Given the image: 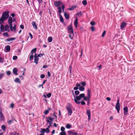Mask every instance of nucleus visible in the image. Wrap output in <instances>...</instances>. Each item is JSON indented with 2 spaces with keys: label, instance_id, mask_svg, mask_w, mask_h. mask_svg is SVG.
Returning <instances> with one entry per match:
<instances>
[{
  "label": "nucleus",
  "instance_id": "17",
  "mask_svg": "<svg viewBox=\"0 0 135 135\" xmlns=\"http://www.w3.org/2000/svg\"><path fill=\"white\" fill-rule=\"evenodd\" d=\"M126 23L124 22L122 23L120 26L121 29H123L124 27H126Z\"/></svg>",
  "mask_w": 135,
  "mask_h": 135
},
{
  "label": "nucleus",
  "instance_id": "43",
  "mask_svg": "<svg viewBox=\"0 0 135 135\" xmlns=\"http://www.w3.org/2000/svg\"><path fill=\"white\" fill-rule=\"evenodd\" d=\"M105 33H106V31H104L103 32V33L102 35V37H103L105 36Z\"/></svg>",
  "mask_w": 135,
  "mask_h": 135
},
{
  "label": "nucleus",
  "instance_id": "6",
  "mask_svg": "<svg viewBox=\"0 0 135 135\" xmlns=\"http://www.w3.org/2000/svg\"><path fill=\"white\" fill-rule=\"evenodd\" d=\"M62 4V2L60 1H55L54 2V4L56 7H58L59 5Z\"/></svg>",
  "mask_w": 135,
  "mask_h": 135
},
{
  "label": "nucleus",
  "instance_id": "15",
  "mask_svg": "<svg viewBox=\"0 0 135 135\" xmlns=\"http://www.w3.org/2000/svg\"><path fill=\"white\" fill-rule=\"evenodd\" d=\"M18 71L17 69L15 68H14L13 70V74L15 75H17V71Z\"/></svg>",
  "mask_w": 135,
  "mask_h": 135
},
{
  "label": "nucleus",
  "instance_id": "7",
  "mask_svg": "<svg viewBox=\"0 0 135 135\" xmlns=\"http://www.w3.org/2000/svg\"><path fill=\"white\" fill-rule=\"evenodd\" d=\"M86 113L88 115V120H89L91 118V113L90 110L88 109L86 110Z\"/></svg>",
  "mask_w": 135,
  "mask_h": 135
},
{
  "label": "nucleus",
  "instance_id": "35",
  "mask_svg": "<svg viewBox=\"0 0 135 135\" xmlns=\"http://www.w3.org/2000/svg\"><path fill=\"white\" fill-rule=\"evenodd\" d=\"M60 135H66L65 132H62L60 133Z\"/></svg>",
  "mask_w": 135,
  "mask_h": 135
},
{
  "label": "nucleus",
  "instance_id": "45",
  "mask_svg": "<svg viewBox=\"0 0 135 135\" xmlns=\"http://www.w3.org/2000/svg\"><path fill=\"white\" fill-rule=\"evenodd\" d=\"M69 72L70 73H71L72 71V66H70L69 67Z\"/></svg>",
  "mask_w": 135,
  "mask_h": 135
},
{
  "label": "nucleus",
  "instance_id": "33",
  "mask_svg": "<svg viewBox=\"0 0 135 135\" xmlns=\"http://www.w3.org/2000/svg\"><path fill=\"white\" fill-rule=\"evenodd\" d=\"M76 8V7L75 6H73L70 8L69 9V10H74V9Z\"/></svg>",
  "mask_w": 135,
  "mask_h": 135
},
{
  "label": "nucleus",
  "instance_id": "21",
  "mask_svg": "<svg viewBox=\"0 0 135 135\" xmlns=\"http://www.w3.org/2000/svg\"><path fill=\"white\" fill-rule=\"evenodd\" d=\"M14 81L16 83H18L19 84L21 83V81L18 78H16Z\"/></svg>",
  "mask_w": 135,
  "mask_h": 135
},
{
  "label": "nucleus",
  "instance_id": "64",
  "mask_svg": "<svg viewBox=\"0 0 135 135\" xmlns=\"http://www.w3.org/2000/svg\"><path fill=\"white\" fill-rule=\"evenodd\" d=\"M78 89V88L77 86L75 87L74 88V89L75 90H76Z\"/></svg>",
  "mask_w": 135,
  "mask_h": 135
},
{
  "label": "nucleus",
  "instance_id": "13",
  "mask_svg": "<svg viewBox=\"0 0 135 135\" xmlns=\"http://www.w3.org/2000/svg\"><path fill=\"white\" fill-rule=\"evenodd\" d=\"M15 37H10L9 38L6 39L5 40V41L7 42H9L15 40Z\"/></svg>",
  "mask_w": 135,
  "mask_h": 135
},
{
  "label": "nucleus",
  "instance_id": "14",
  "mask_svg": "<svg viewBox=\"0 0 135 135\" xmlns=\"http://www.w3.org/2000/svg\"><path fill=\"white\" fill-rule=\"evenodd\" d=\"M13 21L12 18V17L10 16L9 17V19L8 20V24H11L12 23Z\"/></svg>",
  "mask_w": 135,
  "mask_h": 135
},
{
  "label": "nucleus",
  "instance_id": "1",
  "mask_svg": "<svg viewBox=\"0 0 135 135\" xmlns=\"http://www.w3.org/2000/svg\"><path fill=\"white\" fill-rule=\"evenodd\" d=\"M87 96L86 97L85 96V95L84 93H82L80 94L79 96H76L75 98V96L73 92V95L74 98V101L77 104H79L80 103V102H78V101L80 100L82 98H84V100L86 101L87 100V101L88 102L90 98V94H91V90L89 89H88L87 90Z\"/></svg>",
  "mask_w": 135,
  "mask_h": 135
},
{
  "label": "nucleus",
  "instance_id": "16",
  "mask_svg": "<svg viewBox=\"0 0 135 135\" xmlns=\"http://www.w3.org/2000/svg\"><path fill=\"white\" fill-rule=\"evenodd\" d=\"M64 15L65 18L67 20L69 19V15L66 13V12H65L64 13Z\"/></svg>",
  "mask_w": 135,
  "mask_h": 135
},
{
  "label": "nucleus",
  "instance_id": "19",
  "mask_svg": "<svg viewBox=\"0 0 135 135\" xmlns=\"http://www.w3.org/2000/svg\"><path fill=\"white\" fill-rule=\"evenodd\" d=\"M59 16L60 21L62 23H63L64 22V20L61 14L59 15Z\"/></svg>",
  "mask_w": 135,
  "mask_h": 135
},
{
  "label": "nucleus",
  "instance_id": "53",
  "mask_svg": "<svg viewBox=\"0 0 135 135\" xmlns=\"http://www.w3.org/2000/svg\"><path fill=\"white\" fill-rule=\"evenodd\" d=\"M44 54H38L37 55V57H42Z\"/></svg>",
  "mask_w": 135,
  "mask_h": 135
},
{
  "label": "nucleus",
  "instance_id": "23",
  "mask_svg": "<svg viewBox=\"0 0 135 135\" xmlns=\"http://www.w3.org/2000/svg\"><path fill=\"white\" fill-rule=\"evenodd\" d=\"M9 26L8 25H6L4 27V30L5 31H7L9 28Z\"/></svg>",
  "mask_w": 135,
  "mask_h": 135
},
{
  "label": "nucleus",
  "instance_id": "31",
  "mask_svg": "<svg viewBox=\"0 0 135 135\" xmlns=\"http://www.w3.org/2000/svg\"><path fill=\"white\" fill-rule=\"evenodd\" d=\"M80 92L78 90H76L75 91V95H77L79 94Z\"/></svg>",
  "mask_w": 135,
  "mask_h": 135
},
{
  "label": "nucleus",
  "instance_id": "46",
  "mask_svg": "<svg viewBox=\"0 0 135 135\" xmlns=\"http://www.w3.org/2000/svg\"><path fill=\"white\" fill-rule=\"evenodd\" d=\"M51 95V93H49L46 95L47 96L48 98H50Z\"/></svg>",
  "mask_w": 135,
  "mask_h": 135
},
{
  "label": "nucleus",
  "instance_id": "2",
  "mask_svg": "<svg viewBox=\"0 0 135 135\" xmlns=\"http://www.w3.org/2000/svg\"><path fill=\"white\" fill-rule=\"evenodd\" d=\"M9 11H6L3 13L2 16L0 19V24H2L4 23V21L6 20L9 17Z\"/></svg>",
  "mask_w": 135,
  "mask_h": 135
},
{
  "label": "nucleus",
  "instance_id": "49",
  "mask_svg": "<svg viewBox=\"0 0 135 135\" xmlns=\"http://www.w3.org/2000/svg\"><path fill=\"white\" fill-rule=\"evenodd\" d=\"M1 127L2 129L3 130H5L6 128V126H5L3 125H2V126Z\"/></svg>",
  "mask_w": 135,
  "mask_h": 135
},
{
  "label": "nucleus",
  "instance_id": "4",
  "mask_svg": "<svg viewBox=\"0 0 135 135\" xmlns=\"http://www.w3.org/2000/svg\"><path fill=\"white\" fill-rule=\"evenodd\" d=\"M68 30L70 33L73 34V29L72 24H70L68 26Z\"/></svg>",
  "mask_w": 135,
  "mask_h": 135
},
{
  "label": "nucleus",
  "instance_id": "30",
  "mask_svg": "<svg viewBox=\"0 0 135 135\" xmlns=\"http://www.w3.org/2000/svg\"><path fill=\"white\" fill-rule=\"evenodd\" d=\"M82 3L84 5H86L87 4V2L86 0H84L82 1Z\"/></svg>",
  "mask_w": 135,
  "mask_h": 135
},
{
  "label": "nucleus",
  "instance_id": "8",
  "mask_svg": "<svg viewBox=\"0 0 135 135\" xmlns=\"http://www.w3.org/2000/svg\"><path fill=\"white\" fill-rule=\"evenodd\" d=\"M34 56L35 57L34 62H35L36 64H38V61L39 60V58H38L37 57V55L36 54H35Z\"/></svg>",
  "mask_w": 135,
  "mask_h": 135
},
{
  "label": "nucleus",
  "instance_id": "63",
  "mask_svg": "<svg viewBox=\"0 0 135 135\" xmlns=\"http://www.w3.org/2000/svg\"><path fill=\"white\" fill-rule=\"evenodd\" d=\"M106 99L108 101H109L111 100V99L109 97H107L106 98Z\"/></svg>",
  "mask_w": 135,
  "mask_h": 135
},
{
  "label": "nucleus",
  "instance_id": "61",
  "mask_svg": "<svg viewBox=\"0 0 135 135\" xmlns=\"http://www.w3.org/2000/svg\"><path fill=\"white\" fill-rule=\"evenodd\" d=\"M20 27L22 29H23L24 28V27L23 26V25H20Z\"/></svg>",
  "mask_w": 135,
  "mask_h": 135
},
{
  "label": "nucleus",
  "instance_id": "55",
  "mask_svg": "<svg viewBox=\"0 0 135 135\" xmlns=\"http://www.w3.org/2000/svg\"><path fill=\"white\" fill-rule=\"evenodd\" d=\"M45 75L44 74H42L40 76V78H41L43 79L45 78Z\"/></svg>",
  "mask_w": 135,
  "mask_h": 135
},
{
  "label": "nucleus",
  "instance_id": "56",
  "mask_svg": "<svg viewBox=\"0 0 135 135\" xmlns=\"http://www.w3.org/2000/svg\"><path fill=\"white\" fill-rule=\"evenodd\" d=\"M47 74L49 77H50L51 76V74L49 71L47 72Z\"/></svg>",
  "mask_w": 135,
  "mask_h": 135
},
{
  "label": "nucleus",
  "instance_id": "48",
  "mask_svg": "<svg viewBox=\"0 0 135 135\" xmlns=\"http://www.w3.org/2000/svg\"><path fill=\"white\" fill-rule=\"evenodd\" d=\"M36 49H37L36 48H34L31 51V52H35L36 51Z\"/></svg>",
  "mask_w": 135,
  "mask_h": 135
},
{
  "label": "nucleus",
  "instance_id": "59",
  "mask_svg": "<svg viewBox=\"0 0 135 135\" xmlns=\"http://www.w3.org/2000/svg\"><path fill=\"white\" fill-rule=\"evenodd\" d=\"M6 73L7 75H9L11 74V72L10 71H8Z\"/></svg>",
  "mask_w": 135,
  "mask_h": 135
},
{
  "label": "nucleus",
  "instance_id": "60",
  "mask_svg": "<svg viewBox=\"0 0 135 135\" xmlns=\"http://www.w3.org/2000/svg\"><path fill=\"white\" fill-rule=\"evenodd\" d=\"M72 135H78V133L77 132H73Z\"/></svg>",
  "mask_w": 135,
  "mask_h": 135
},
{
  "label": "nucleus",
  "instance_id": "27",
  "mask_svg": "<svg viewBox=\"0 0 135 135\" xmlns=\"http://www.w3.org/2000/svg\"><path fill=\"white\" fill-rule=\"evenodd\" d=\"M48 40L49 42H51L52 40V37H48Z\"/></svg>",
  "mask_w": 135,
  "mask_h": 135
},
{
  "label": "nucleus",
  "instance_id": "11",
  "mask_svg": "<svg viewBox=\"0 0 135 135\" xmlns=\"http://www.w3.org/2000/svg\"><path fill=\"white\" fill-rule=\"evenodd\" d=\"M124 113V115H126L128 112V108L127 107H125L123 108Z\"/></svg>",
  "mask_w": 135,
  "mask_h": 135
},
{
  "label": "nucleus",
  "instance_id": "25",
  "mask_svg": "<svg viewBox=\"0 0 135 135\" xmlns=\"http://www.w3.org/2000/svg\"><path fill=\"white\" fill-rule=\"evenodd\" d=\"M47 119H49L50 121H51V122L53 121V120L54 119V118H52L51 117L49 116L48 118H47Z\"/></svg>",
  "mask_w": 135,
  "mask_h": 135
},
{
  "label": "nucleus",
  "instance_id": "26",
  "mask_svg": "<svg viewBox=\"0 0 135 135\" xmlns=\"http://www.w3.org/2000/svg\"><path fill=\"white\" fill-rule=\"evenodd\" d=\"M71 125L69 124H68L66 126V127L68 129H70L71 128Z\"/></svg>",
  "mask_w": 135,
  "mask_h": 135
},
{
  "label": "nucleus",
  "instance_id": "38",
  "mask_svg": "<svg viewBox=\"0 0 135 135\" xmlns=\"http://www.w3.org/2000/svg\"><path fill=\"white\" fill-rule=\"evenodd\" d=\"M81 85L83 86H85L86 85V83L85 81H82L81 83Z\"/></svg>",
  "mask_w": 135,
  "mask_h": 135
},
{
  "label": "nucleus",
  "instance_id": "52",
  "mask_svg": "<svg viewBox=\"0 0 135 135\" xmlns=\"http://www.w3.org/2000/svg\"><path fill=\"white\" fill-rule=\"evenodd\" d=\"M91 31H94L95 28L93 26H91Z\"/></svg>",
  "mask_w": 135,
  "mask_h": 135
},
{
  "label": "nucleus",
  "instance_id": "29",
  "mask_svg": "<svg viewBox=\"0 0 135 135\" xmlns=\"http://www.w3.org/2000/svg\"><path fill=\"white\" fill-rule=\"evenodd\" d=\"M74 25H78V19L77 17H76L75 20L74 22Z\"/></svg>",
  "mask_w": 135,
  "mask_h": 135
},
{
  "label": "nucleus",
  "instance_id": "37",
  "mask_svg": "<svg viewBox=\"0 0 135 135\" xmlns=\"http://www.w3.org/2000/svg\"><path fill=\"white\" fill-rule=\"evenodd\" d=\"M3 36H8V35L7 32H6L4 33L3 34Z\"/></svg>",
  "mask_w": 135,
  "mask_h": 135
},
{
  "label": "nucleus",
  "instance_id": "5",
  "mask_svg": "<svg viewBox=\"0 0 135 135\" xmlns=\"http://www.w3.org/2000/svg\"><path fill=\"white\" fill-rule=\"evenodd\" d=\"M2 110L1 107H0V120H3L4 119V115L2 113Z\"/></svg>",
  "mask_w": 135,
  "mask_h": 135
},
{
  "label": "nucleus",
  "instance_id": "42",
  "mask_svg": "<svg viewBox=\"0 0 135 135\" xmlns=\"http://www.w3.org/2000/svg\"><path fill=\"white\" fill-rule=\"evenodd\" d=\"M49 128H49L48 127L47 128L45 129L46 132L47 133L49 132H50V131H49Z\"/></svg>",
  "mask_w": 135,
  "mask_h": 135
},
{
  "label": "nucleus",
  "instance_id": "28",
  "mask_svg": "<svg viewBox=\"0 0 135 135\" xmlns=\"http://www.w3.org/2000/svg\"><path fill=\"white\" fill-rule=\"evenodd\" d=\"M79 89L80 91H84V90L85 88L82 86H80L79 87Z\"/></svg>",
  "mask_w": 135,
  "mask_h": 135
},
{
  "label": "nucleus",
  "instance_id": "10",
  "mask_svg": "<svg viewBox=\"0 0 135 135\" xmlns=\"http://www.w3.org/2000/svg\"><path fill=\"white\" fill-rule=\"evenodd\" d=\"M115 108H120V104L119 103V100L118 99L117 100L115 106Z\"/></svg>",
  "mask_w": 135,
  "mask_h": 135
},
{
  "label": "nucleus",
  "instance_id": "22",
  "mask_svg": "<svg viewBox=\"0 0 135 135\" xmlns=\"http://www.w3.org/2000/svg\"><path fill=\"white\" fill-rule=\"evenodd\" d=\"M0 28L1 31L2 32H4L5 28L4 26L3 25H1Z\"/></svg>",
  "mask_w": 135,
  "mask_h": 135
},
{
  "label": "nucleus",
  "instance_id": "57",
  "mask_svg": "<svg viewBox=\"0 0 135 135\" xmlns=\"http://www.w3.org/2000/svg\"><path fill=\"white\" fill-rule=\"evenodd\" d=\"M3 59L2 58L0 57V62H3Z\"/></svg>",
  "mask_w": 135,
  "mask_h": 135
},
{
  "label": "nucleus",
  "instance_id": "44",
  "mask_svg": "<svg viewBox=\"0 0 135 135\" xmlns=\"http://www.w3.org/2000/svg\"><path fill=\"white\" fill-rule=\"evenodd\" d=\"M41 131L40 132L41 133H44V132H46V130L44 128H42L41 129Z\"/></svg>",
  "mask_w": 135,
  "mask_h": 135
},
{
  "label": "nucleus",
  "instance_id": "41",
  "mask_svg": "<svg viewBox=\"0 0 135 135\" xmlns=\"http://www.w3.org/2000/svg\"><path fill=\"white\" fill-rule=\"evenodd\" d=\"M65 128L63 127H62L61 128V130L62 132H65Z\"/></svg>",
  "mask_w": 135,
  "mask_h": 135
},
{
  "label": "nucleus",
  "instance_id": "32",
  "mask_svg": "<svg viewBox=\"0 0 135 135\" xmlns=\"http://www.w3.org/2000/svg\"><path fill=\"white\" fill-rule=\"evenodd\" d=\"M11 135H19V134L15 132L12 133Z\"/></svg>",
  "mask_w": 135,
  "mask_h": 135
},
{
  "label": "nucleus",
  "instance_id": "34",
  "mask_svg": "<svg viewBox=\"0 0 135 135\" xmlns=\"http://www.w3.org/2000/svg\"><path fill=\"white\" fill-rule=\"evenodd\" d=\"M33 55H31L30 56L29 59L30 60V61H32L33 59Z\"/></svg>",
  "mask_w": 135,
  "mask_h": 135
},
{
  "label": "nucleus",
  "instance_id": "62",
  "mask_svg": "<svg viewBox=\"0 0 135 135\" xmlns=\"http://www.w3.org/2000/svg\"><path fill=\"white\" fill-rule=\"evenodd\" d=\"M81 104L82 105H84L85 104V103L84 101H82L81 102Z\"/></svg>",
  "mask_w": 135,
  "mask_h": 135
},
{
  "label": "nucleus",
  "instance_id": "51",
  "mask_svg": "<svg viewBox=\"0 0 135 135\" xmlns=\"http://www.w3.org/2000/svg\"><path fill=\"white\" fill-rule=\"evenodd\" d=\"M9 24L10 26L9 27H10V28H11V30L12 31H13V30H12L13 27H12V23L11 24Z\"/></svg>",
  "mask_w": 135,
  "mask_h": 135
},
{
  "label": "nucleus",
  "instance_id": "18",
  "mask_svg": "<svg viewBox=\"0 0 135 135\" xmlns=\"http://www.w3.org/2000/svg\"><path fill=\"white\" fill-rule=\"evenodd\" d=\"M46 121L48 123H49V125L48 126L49 128H50L51 127V125L52 124V122L50 121V120L49 119H47Z\"/></svg>",
  "mask_w": 135,
  "mask_h": 135
},
{
  "label": "nucleus",
  "instance_id": "3",
  "mask_svg": "<svg viewBox=\"0 0 135 135\" xmlns=\"http://www.w3.org/2000/svg\"><path fill=\"white\" fill-rule=\"evenodd\" d=\"M66 107L68 112V115H71L72 113V110L71 108H72V106L70 103H68L66 106Z\"/></svg>",
  "mask_w": 135,
  "mask_h": 135
},
{
  "label": "nucleus",
  "instance_id": "40",
  "mask_svg": "<svg viewBox=\"0 0 135 135\" xmlns=\"http://www.w3.org/2000/svg\"><path fill=\"white\" fill-rule=\"evenodd\" d=\"M49 113V111L48 110H46L44 112V113L46 115L48 114Z\"/></svg>",
  "mask_w": 135,
  "mask_h": 135
},
{
  "label": "nucleus",
  "instance_id": "9",
  "mask_svg": "<svg viewBox=\"0 0 135 135\" xmlns=\"http://www.w3.org/2000/svg\"><path fill=\"white\" fill-rule=\"evenodd\" d=\"M6 50L5 51L6 52H9L11 50L10 47L9 45H7L5 46Z\"/></svg>",
  "mask_w": 135,
  "mask_h": 135
},
{
  "label": "nucleus",
  "instance_id": "47",
  "mask_svg": "<svg viewBox=\"0 0 135 135\" xmlns=\"http://www.w3.org/2000/svg\"><path fill=\"white\" fill-rule=\"evenodd\" d=\"M67 132H68V134H69V135L71 134L72 135L73 132L72 131H68Z\"/></svg>",
  "mask_w": 135,
  "mask_h": 135
},
{
  "label": "nucleus",
  "instance_id": "20",
  "mask_svg": "<svg viewBox=\"0 0 135 135\" xmlns=\"http://www.w3.org/2000/svg\"><path fill=\"white\" fill-rule=\"evenodd\" d=\"M58 12L60 15L61 14V13L62 12L61 8L60 6H58Z\"/></svg>",
  "mask_w": 135,
  "mask_h": 135
},
{
  "label": "nucleus",
  "instance_id": "36",
  "mask_svg": "<svg viewBox=\"0 0 135 135\" xmlns=\"http://www.w3.org/2000/svg\"><path fill=\"white\" fill-rule=\"evenodd\" d=\"M4 75V74L3 73L0 74V80L2 78Z\"/></svg>",
  "mask_w": 135,
  "mask_h": 135
},
{
  "label": "nucleus",
  "instance_id": "54",
  "mask_svg": "<svg viewBox=\"0 0 135 135\" xmlns=\"http://www.w3.org/2000/svg\"><path fill=\"white\" fill-rule=\"evenodd\" d=\"M102 65H100L99 66H97V68H99L98 69V70H100V69H101V68L102 67Z\"/></svg>",
  "mask_w": 135,
  "mask_h": 135
},
{
  "label": "nucleus",
  "instance_id": "39",
  "mask_svg": "<svg viewBox=\"0 0 135 135\" xmlns=\"http://www.w3.org/2000/svg\"><path fill=\"white\" fill-rule=\"evenodd\" d=\"M13 60H16L17 59V57L16 56H14L13 57Z\"/></svg>",
  "mask_w": 135,
  "mask_h": 135
},
{
  "label": "nucleus",
  "instance_id": "50",
  "mask_svg": "<svg viewBox=\"0 0 135 135\" xmlns=\"http://www.w3.org/2000/svg\"><path fill=\"white\" fill-rule=\"evenodd\" d=\"M95 22L94 21L91 22H90V24L92 26L94 25H95Z\"/></svg>",
  "mask_w": 135,
  "mask_h": 135
},
{
  "label": "nucleus",
  "instance_id": "58",
  "mask_svg": "<svg viewBox=\"0 0 135 135\" xmlns=\"http://www.w3.org/2000/svg\"><path fill=\"white\" fill-rule=\"evenodd\" d=\"M13 121V120H10L8 122V124H10L11 123V122Z\"/></svg>",
  "mask_w": 135,
  "mask_h": 135
},
{
  "label": "nucleus",
  "instance_id": "24",
  "mask_svg": "<svg viewBox=\"0 0 135 135\" xmlns=\"http://www.w3.org/2000/svg\"><path fill=\"white\" fill-rule=\"evenodd\" d=\"M76 15L79 17H81L83 15V14L81 11L79 12L76 13Z\"/></svg>",
  "mask_w": 135,
  "mask_h": 135
},
{
  "label": "nucleus",
  "instance_id": "12",
  "mask_svg": "<svg viewBox=\"0 0 135 135\" xmlns=\"http://www.w3.org/2000/svg\"><path fill=\"white\" fill-rule=\"evenodd\" d=\"M31 24L34 28L36 30L37 29V26L36 25V23L35 22L33 21H32Z\"/></svg>",
  "mask_w": 135,
  "mask_h": 135
}]
</instances>
